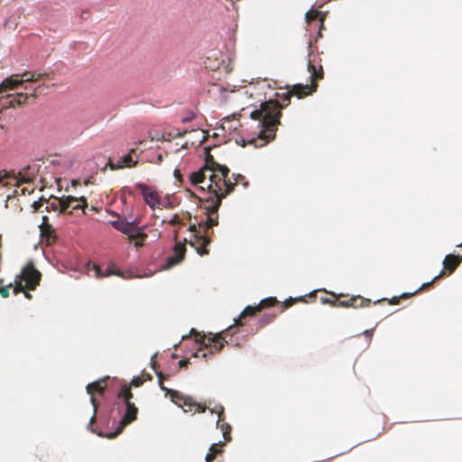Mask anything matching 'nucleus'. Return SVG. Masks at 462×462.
I'll return each instance as SVG.
<instances>
[{
  "label": "nucleus",
  "instance_id": "nucleus-1",
  "mask_svg": "<svg viewBox=\"0 0 462 462\" xmlns=\"http://www.w3.org/2000/svg\"><path fill=\"white\" fill-rule=\"evenodd\" d=\"M229 171L226 165L219 164L213 155L207 152L204 165L189 175V181L193 186L203 191L207 189L206 197L201 199V201L206 203L207 219L198 225L192 224L189 227V231L192 233L189 244L201 256L209 253L207 249L211 243L208 230L218 225V208L222 199L233 192L231 184L226 182Z\"/></svg>",
  "mask_w": 462,
  "mask_h": 462
},
{
  "label": "nucleus",
  "instance_id": "nucleus-2",
  "mask_svg": "<svg viewBox=\"0 0 462 462\" xmlns=\"http://www.w3.org/2000/svg\"><path fill=\"white\" fill-rule=\"evenodd\" d=\"M308 71L310 73V84H295L291 87L287 86V91L276 93V97L284 102L282 105L278 100L271 99L261 104L259 109L251 112L250 117L258 121L259 133L256 138L248 141L255 147H263L271 140H273L276 134L277 125H280L282 109L286 107L292 96L298 98H303L311 95L317 90V81L323 79L324 70L320 63L315 60H309Z\"/></svg>",
  "mask_w": 462,
  "mask_h": 462
},
{
  "label": "nucleus",
  "instance_id": "nucleus-3",
  "mask_svg": "<svg viewBox=\"0 0 462 462\" xmlns=\"http://www.w3.org/2000/svg\"><path fill=\"white\" fill-rule=\"evenodd\" d=\"M49 74L37 70L24 71L21 74H14L6 78L0 84V106L2 109L14 108L27 104L30 99L34 101L47 88L44 84H39L32 88L24 83H35L48 79Z\"/></svg>",
  "mask_w": 462,
  "mask_h": 462
},
{
  "label": "nucleus",
  "instance_id": "nucleus-4",
  "mask_svg": "<svg viewBox=\"0 0 462 462\" xmlns=\"http://www.w3.org/2000/svg\"><path fill=\"white\" fill-rule=\"evenodd\" d=\"M191 333L195 334V340L199 344V347L193 356L208 359V356L219 353L228 343L227 337H232L236 331L233 327H229L227 329L215 335H200L194 328L191 329Z\"/></svg>",
  "mask_w": 462,
  "mask_h": 462
},
{
  "label": "nucleus",
  "instance_id": "nucleus-5",
  "mask_svg": "<svg viewBox=\"0 0 462 462\" xmlns=\"http://www.w3.org/2000/svg\"><path fill=\"white\" fill-rule=\"evenodd\" d=\"M42 273L35 268L32 262H29L15 277L14 293L23 292L27 299H32L28 291H33L39 285Z\"/></svg>",
  "mask_w": 462,
  "mask_h": 462
},
{
  "label": "nucleus",
  "instance_id": "nucleus-6",
  "mask_svg": "<svg viewBox=\"0 0 462 462\" xmlns=\"http://www.w3.org/2000/svg\"><path fill=\"white\" fill-rule=\"evenodd\" d=\"M159 379V384L162 390L166 391L170 394L172 402H174L179 407L182 408L185 412L193 411L195 412H205L208 407L205 404L196 402L191 397L183 395L178 391L169 390L163 386V380L166 376L162 372H156Z\"/></svg>",
  "mask_w": 462,
  "mask_h": 462
},
{
  "label": "nucleus",
  "instance_id": "nucleus-7",
  "mask_svg": "<svg viewBox=\"0 0 462 462\" xmlns=\"http://www.w3.org/2000/svg\"><path fill=\"white\" fill-rule=\"evenodd\" d=\"M110 225L116 230L127 236L130 241L136 239H146L147 235L144 233L145 226H138L135 221L127 222L121 220L110 221Z\"/></svg>",
  "mask_w": 462,
  "mask_h": 462
},
{
  "label": "nucleus",
  "instance_id": "nucleus-8",
  "mask_svg": "<svg viewBox=\"0 0 462 462\" xmlns=\"http://www.w3.org/2000/svg\"><path fill=\"white\" fill-rule=\"evenodd\" d=\"M109 377H104L102 379H99L96 382L90 383L87 385L86 390L88 394L90 395V402L93 405L94 408V414L89 421L88 428L93 425V423L96 421V415L98 408V402L96 398V395L103 396L105 393V391L107 387V381Z\"/></svg>",
  "mask_w": 462,
  "mask_h": 462
},
{
  "label": "nucleus",
  "instance_id": "nucleus-9",
  "mask_svg": "<svg viewBox=\"0 0 462 462\" xmlns=\"http://www.w3.org/2000/svg\"><path fill=\"white\" fill-rule=\"evenodd\" d=\"M278 303V300L275 297H269L262 300L257 306H247L239 315V317L235 319V325L236 327L243 326V319L247 316H254L257 312H260L263 309L273 307Z\"/></svg>",
  "mask_w": 462,
  "mask_h": 462
},
{
  "label": "nucleus",
  "instance_id": "nucleus-10",
  "mask_svg": "<svg viewBox=\"0 0 462 462\" xmlns=\"http://www.w3.org/2000/svg\"><path fill=\"white\" fill-rule=\"evenodd\" d=\"M60 213L72 215L76 210L82 211L88 206L87 199L84 197L76 198L72 196L64 197V202H59Z\"/></svg>",
  "mask_w": 462,
  "mask_h": 462
},
{
  "label": "nucleus",
  "instance_id": "nucleus-11",
  "mask_svg": "<svg viewBox=\"0 0 462 462\" xmlns=\"http://www.w3.org/2000/svg\"><path fill=\"white\" fill-rule=\"evenodd\" d=\"M137 413L138 409L134 402L125 404V412L122 417L116 430L107 434V438L114 439L117 435H119L126 425L132 423L134 420H136Z\"/></svg>",
  "mask_w": 462,
  "mask_h": 462
},
{
  "label": "nucleus",
  "instance_id": "nucleus-12",
  "mask_svg": "<svg viewBox=\"0 0 462 462\" xmlns=\"http://www.w3.org/2000/svg\"><path fill=\"white\" fill-rule=\"evenodd\" d=\"M135 188L140 190L143 200L152 209L160 208L161 198L156 190L143 183H136Z\"/></svg>",
  "mask_w": 462,
  "mask_h": 462
},
{
  "label": "nucleus",
  "instance_id": "nucleus-13",
  "mask_svg": "<svg viewBox=\"0 0 462 462\" xmlns=\"http://www.w3.org/2000/svg\"><path fill=\"white\" fill-rule=\"evenodd\" d=\"M335 304H337V307L357 309L369 307L371 304V300L361 296H352L343 300H340L337 298V301H335Z\"/></svg>",
  "mask_w": 462,
  "mask_h": 462
},
{
  "label": "nucleus",
  "instance_id": "nucleus-14",
  "mask_svg": "<svg viewBox=\"0 0 462 462\" xmlns=\"http://www.w3.org/2000/svg\"><path fill=\"white\" fill-rule=\"evenodd\" d=\"M210 411L217 414V426L221 430L225 440L229 441L231 439V426L224 421V407L217 405L214 409H210Z\"/></svg>",
  "mask_w": 462,
  "mask_h": 462
},
{
  "label": "nucleus",
  "instance_id": "nucleus-15",
  "mask_svg": "<svg viewBox=\"0 0 462 462\" xmlns=\"http://www.w3.org/2000/svg\"><path fill=\"white\" fill-rule=\"evenodd\" d=\"M42 241L47 245H51L56 241L55 230L48 222V217H42V222L40 225Z\"/></svg>",
  "mask_w": 462,
  "mask_h": 462
},
{
  "label": "nucleus",
  "instance_id": "nucleus-16",
  "mask_svg": "<svg viewBox=\"0 0 462 462\" xmlns=\"http://www.w3.org/2000/svg\"><path fill=\"white\" fill-rule=\"evenodd\" d=\"M185 252V245L183 244L177 243L174 246V254L168 257L165 267L169 269L180 263L184 259Z\"/></svg>",
  "mask_w": 462,
  "mask_h": 462
},
{
  "label": "nucleus",
  "instance_id": "nucleus-17",
  "mask_svg": "<svg viewBox=\"0 0 462 462\" xmlns=\"http://www.w3.org/2000/svg\"><path fill=\"white\" fill-rule=\"evenodd\" d=\"M137 164V162H134L131 153L124 155L120 158L118 162H114L111 160L108 161L106 166H108L112 171L119 170L124 167H134Z\"/></svg>",
  "mask_w": 462,
  "mask_h": 462
},
{
  "label": "nucleus",
  "instance_id": "nucleus-18",
  "mask_svg": "<svg viewBox=\"0 0 462 462\" xmlns=\"http://www.w3.org/2000/svg\"><path fill=\"white\" fill-rule=\"evenodd\" d=\"M462 262V255L458 256L456 254H448L443 260V267L445 273L448 272V274H451L459 263Z\"/></svg>",
  "mask_w": 462,
  "mask_h": 462
},
{
  "label": "nucleus",
  "instance_id": "nucleus-19",
  "mask_svg": "<svg viewBox=\"0 0 462 462\" xmlns=\"http://www.w3.org/2000/svg\"><path fill=\"white\" fill-rule=\"evenodd\" d=\"M93 268L95 270L97 278H104L110 275L122 276L121 272L119 270H116L114 264L108 266L105 271H102L97 264H94Z\"/></svg>",
  "mask_w": 462,
  "mask_h": 462
},
{
  "label": "nucleus",
  "instance_id": "nucleus-20",
  "mask_svg": "<svg viewBox=\"0 0 462 462\" xmlns=\"http://www.w3.org/2000/svg\"><path fill=\"white\" fill-rule=\"evenodd\" d=\"M223 445L224 443L222 442L213 444L205 457L206 462H213L217 456L223 452Z\"/></svg>",
  "mask_w": 462,
  "mask_h": 462
},
{
  "label": "nucleus",
  "instance_id": "nucleus-21",
  "mask_svg": "<svg viewBox=\"0 0 462 462\" xmlns=\"http://www.w3.org/2000/svg\"><path fill=\"white\" fill-rule=\"evenodd\" d=\"M117 397L123 399L125 404L133 403L131 402V399L133 398V393L131 392L130 386L124 385L117 393Z\"/></svg>",
  "mask_w": 462,
  "mask_h": 462
},
{
  "label": "nucleus",
  "instance_id": "nucleus-22",
  "mask_svg": "<svg viewBox=\"0 0 462 462\" xmlns=\"http://www.w3.org/2000/svg\"><path fill=\"white\" fill-rule=\"evenodd\" d=\"M30 167H27L23 171L19 172L18 181L22 183H31L33 181L35 175L29 173Z\"/></svg>",
  "mask_w": 462,
  "mask_h": 462
},
{
  "label": "nucleus",
  "instance_id": "nucleus-23",
  "mask_svg": "<svg viewBox=\"0 0 462 462\" xmlns=\"http://www.w3.org/2000/svg\"><path fill=\"white\" fill-rule=\"evenodd\" d=\"M226 183H230L232 188H233V190L235 189V186L243 182V185L245 187H247L248 186V182L246 180H245V177L241 174H236V177L234 178V181L231 180L230 178H228V175L226 177Z\"/></svg>",
  "mask_w": 462,
  "mask_h": 462
},
{
  "label": "nucleus",
  "instance_id": "nucleus-24",
  "mask_svg": "<svg viewBox=\"0 0 462 462\" xmlns=\"http://www.w3.org/2000/svg\"><path fill=\"white\" fill-rule=\"evenodd\" d=\"M317 19H319V22L321 24H323V18L320 17V13L317 10H310L309 12H307L306 14V21L307 23H311V22H314L316 21Z\"/></svg>",
  "mask_w": 462,
  "mask_h": 462
},
{
  "label": "nucleus",
  "instance_id": "nucleus-25",
  "mask_svg": "<svg viewBox=\"0 0 462 462\" xmlns=\"http://www.w3.org/2000/svg\"><path fill=\"white\" fill-rule=\"evenodd\" d=\"M276 316L275 313H265L259 320V327L263 328L272 323L276 319Z\"/></svg>",
  "mask_w": 462,
  "mask_h": 462
},
{
  "label": "nucleus",
  "instance_id": "nucleus-26",
  "mask_svg": "<svg viewBox=\"0 0 462 462\" xmlns=\"http://www.w3.org/2000/svg\"><path fill=\"white\" fill-rule=\"evenodd\" d=\"M445 275V272L441 271L440 273L435 276L430 282L423 283L418 290H416L413 293L417 294L420 291L426 290L430 288L437 280Z\"/></svg>",
  "mask_w": 462,
  "mask_h": 462
},
{
  "label": "nucleus",
  "instance_id": "nucleus-27",
  "mask_svg": "<svg viewBox=\"0 0 462 462\" xmlns=\"http://www.w3.org/2000/svg\"><path fill=\"white\" fill-rule=\"evenodd\" d=\"M320 301L323 304H330L333 307H337L335 301H337V297L335 293H330V297H322L320 298Z\"/></svg>",
  "mask_w": 462,
  "mask_h": 462
},
{
  "label": "nucleus",
  "instance_id": "nucleus-28",
  "mask_svg": "<svg viewBox=\"0 0 462 462\" xmlns=\"http://www.w3.org/2000/svg\"><path fill=\"white\" fill-rule=\"evenodd\" d=\"M297 301H305V300L302 297L296 299L289 298L283 302V306L281 311L282 312L285 309L291 307Z\"/></svg>",
  "mask_w": 462,
  "mask_h": 462
},
{
  "label": "nucleus",
  "instance_id": "nucleus-29",
  "mask_svg": "<svg viewBox=\"0 0 462 462\" xmlns=\"http://www.w3.org/2000/svg\"><path fill=\"white\" fill-rule=\"evenodd\" d=\"M414 293H402L401 296L397 297H393L390 300H389V304L391 305H397L400 303V300L401 299H408L411 296H413Z\"/></svg>",
  "mask_w": 462,
  "mask_h": 462
},
{
  "label": "nucleus",
  "instance_id": "nucleus-30",
  "mask_svg": "<svg viewBox=\"0 0 462 462\" xmlns=\"http://www.w3.org/2000/svg\"><path fill=\"white\" fill-rule=\"evenodd\" d=\"M14 282H11L6 286H1L0 287V294L3 298H8L9 297V290L12 288L14 290Z\"/></svg>",
  "mask_w": 462,
  "mask_h": 462
},
{
  "label": "nucleus",
  "instance_id": "nucleus-31",
  "mask_svg": "<svg viewBox=\"0 0 462 462\" xmlns=\"http://www.w3.org/2000/svg\"><path fill=\"white\" fill-rule=\"evenodd\" d=\"M59 202H60V203L64 202V197L60 198V199H55L52 202L50 203V207L53 210H58L60 213V207Z\"/></svg>",
  "mask_w": 462,
  "mask_h": 462
},
{
  "label": "nucleus",
  "instance_id": "nucleus-32",
  "mask_svg": "<svg viewBox=\"0 0 462 462\" xmlns=\"http://www.w3.org/2000/svg\"><path fill=\"white\" fill-rule=\"evenodd\" d=\"M145 382L143 377H134L130 383L131 386L139 387Z\"/></svg>",
  "mask_w": 462,
  "mask_h": 462
},
{
  "label": "nucleus",
  "instance_id": "nucleus-33",
  "mask_svg": "<svg viewBox=\"0 0 462 462\" xmlns=\"http://www.w3.org/2000/svg\"><path fill=\"white\" fill-rule=\"evenodd\" d=\"M145 240H146V239H136V240L134 241V246H135L136 248H140V247L143 246V245H144V241H145Z\"/></svg>",
  "mask_w": 462,
  "mask_h": 462
},
{
  "label": "nucleus",
  "instance_id": "nucleus-34",
  "mask_svg": "<svg viewBox=\"0 0 462 462\" xmlns=\"http://www.w3.org/2000/svg\"><path fill=\"white\" fill-rule=\"evenodd\" d=\"M174 177L176 178V180L179 182H182V175H181L180 170H175L174 171Z\"/></svg>",
  "mask_w": 462,
  "mask_h": 462
},
{
  "label": "nucleus",
  "instance_id": "nucleus-35",
  "mask_svg": "<svg viewBox=\"0 0 462 462\" xmlns=\"http://www.w3.org/2000/svg\"><path fill=\"white\" fill-rule=\"evenodd\" d=\"M189 364V359H181V360L179 362V365H180V367H187Z\"/></svg>",
  "mask_w": 462,
  "mask_h": 462
},
{
  "label": "nucleus",
  "instance_id": "nucleus-36",
  "mask_svg": "<svg viewBox=\"0 0 462 462\" xmlns=\"http://www.w3.org/2000/svg\"><path fill=\"white\" fill-rule=\"evenodd\" d=\"M364 335L369 338H371L374 335V328L365 330Z\"/></svg>",
  "mask_w": 462,
  "mask_h": 462
},
{
  "label": "nucleus",
  "instance_id": "nucleus-37",
  "mask_svg": "<svg viewBox=\"0 0 462 462\" xmlns=\"http://www.w3.org/2000/svg\"><path fill=\"white\" fill-rule=\"evenodd\" d=\"M171 225H176V224H179L180 223V219H179V217L177 215H175L173 217V218L171 220L170 222Z\"/></svg>",
  "mask_w": 462,
  "mask_h": 462
},
{
  "label": "nucleus",
  "instance_id": "nucleus-38",
  "mask_svg": "<svg viewBox=\"0 0 462 462\" xmlns=\"http://www.w3.org/2000/svg\"><path fill=\"white\" fill-rule=\"evenodd\" d=\"M143 378L145 379V381L152 380V376L149 374H144Z\"/></svg>",
  "mask_w": 462,
  "mask_h": 462
}]
</instances>
